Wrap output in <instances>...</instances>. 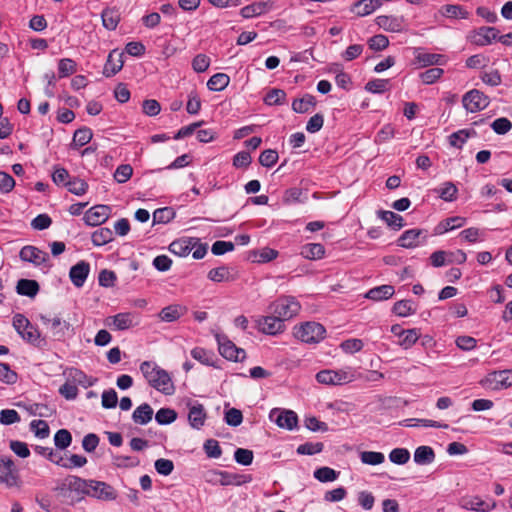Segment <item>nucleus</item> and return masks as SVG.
<instances>
[{"instance_id": "obj_33", "label": "nucleus", "mask_w": 512, "mask_h": 512, "mask_svg": "<svg viewBox=\"0 0 512 512\" xmlns=\"http://www.w3.org/2000/svg\"><path fill=\"white\" fill-rule=\"evenodd\" d=\"M377 214L379 218L385 221L386 224L394 230H399L404 226L403 217L395 212L379 210Z\"/></svg>"}, {"instance_id": "obj_58", "label": "nucleus", "mask_w": 512, "mask_h": 512, "mask_svg": "<svg viewBox=\"0 0 512 512\" xmlns=\"http://www.w3.org/2000/svg\"><path fill=\"white\" fill-rule=\"evenodd\" d=\"M279 155L276 150L267 149L264 150L259 156V163L267 168L272 167L278 161Z\"/></svg>"}, {"instance_id": "obj_60", "label": "nucleus", "mask_w": 512, "mask_h": 512, "mask_svg": "<svg viewBox=\"0 0 512 512\" xmlns=\"http://www.w3.org/2000/svg\"><path fill=\"white\" fill-rule=\"evenodd\" d=\"M492 130L498 135H504L512 129V123L508 118H497L491 123Z\"/></svg>"}, {"instance_id": "obj_12", "label": "nucleus", "mask_w": 512, "mask_h": 512, "mask_svg": "<svg viewBox=\"0 0 512 512\" xmlns=\"http://www.w3.org/2000/svg\"><path fill=\"white\" fill-rule=\"evenodd\" d=\"M110 213L108 205H95L85 212L84 221L88 226H98L109 218Z\"/></svg>"}, {"instance_id": "obj_9", "label": "nucleus", "mask_w": 512, "mask_h": 512, "mask_svg": "<svg viewBox=\"0 0 512 512\" xmlns=\"http://www.w3.org/2000/svg\"><path fill=\"white\" fill-rule=\"evenodd\" d=\"M489 102V98L477 89L467 92L462 99L463 106L471 113L485 109Z\"/></svg>"}, {"instance_id": "obj_19", "label": "nucleus", "mask_w": 512, "mask_h": 512, "mask_svg": "<svg viewBox=\"0 0 512 512\" xmlns=\"http://www.w3.org/2000/svg\"><path fill=\"white\" fill-rule=\"evenodd\" d=\"M423 235L425 240V231L421 229H409L406 230L397 240L399 246L403 248H414L420 245V237Z\"/></svg>"}, {"instance_id": "obj_2", "label": "nucleus", "mask_w": 512, "mask_h": 512, "mask_svg": "<svg viewBox=\"0 0 512 512\" xmlns=\"http://www.w3.org/2000/svg\"><path fill=\"white\" fill-rule=\"evenodd\" d=\"M325 334V327L314 321L305 322L294 328L295 337L308 344L319 343L325 338Z\"/></svg>"}, {"instance_id": "obj_47", "label": "nucleus", "mask_w": 512, "mask_h": 512, "mask_svg": "<svg viewBox=\"0 0 512 512\" xmlns=\"http://www.w3.org/2000/svg\"><path fill=\"white\" fill-rule=\"evenodd\" d=\"M360 459L367 465H379L384 462L385 456L381 452L363 451L360 453Z\"/></svg>"}, {"instance_id": "obj_6", "label": "nucleus", "mask_w": 512, "mask_h": 512, "mask_svg": "<svg viewBox=\"0 0 512 512\" xmlns=\"http://www.w3.org/2000/svg\"><path fill=\"white\" fill-rule=\"evenodd\" d=\"M90 480L82 479L78 476L69 475L57 487V490L63 496H68V492H75L79 496L88 495Z\"/></svg>"}, {"instance_id": "obj_64", "label": "nucleus", "mask_w": 512, "mask_h": 512, "mask_svg": "<svg viewBox=\"0 0 512 512\" xmlns=\"http://www.w3.org/2000/svg\"><path fill=\"white\" fill-rule=\"evenodd\" d=\"M254 458L253 451L244 448H237L234 452V459L238 464L248 466Z\"/></svg>"}, {"instance_id": "obj_14", "label": "nucleus", "mask_w": 512, "mask_h": 512, "mask_svg": "<svg viewBox=\"0 0 512 512\" xmlns=\"http://www.w3.org/2000/svg\"><path fill=\"white\" fill-rule=\"evenodd\" d=\"M18 474L15 468V464L10 458L0 459V483L5 484L8 487L15 486L17 484Z\"/></svg>"}, {"instance_id": "obj_46", "label": "nucleus", "mask_w": 512, "mask_h": 512, "mask_svg": "<svg viewBox=\"0 0 512 512\" xmlns=\"http://www.w3.org/2000/svg\"><path fill=\"white\" fill-rule=\"evenodd\" d=\"M286 93L282 89H271L264 97V102L267 105H281L284 103Z\"/></svg>"}, {"instance_id": "obj_22", "label": "nucleus", "mask_w": 512, "mask_h": 512, "mask_svg": "<svg viewBox=\"0 0 512 512\" xmlns=\"http://www.w3.org/2000/svg\"><path fill=\"white\" fill-rule=\"evenodd\" d=\"M493 389L507 388L512 386V370H501L490 373L487 377Z\"/></svg>"}, {"instance_id": "obj_37", "label": "nucleus", "mask_w": 512, "mask_h": 512, "mask_svg": "<svg viewBox=\"0 0 512 512\" xmlns=\"http://www.w3.org/2000/svg\"><path fill=\"white\" fill-rule=\"evenodd\" d=\"M495 507H496L495 501H491L489 503V502L483 501L479 497L471 498L468 501H466L464 504V508L470 509L473 511H480V512H487V511L494 509Z\"/></svg>"}, {"instance_id": "obj_38", "label": "nucleus", "mask_w": 512, "mask_h": 512, "mask_svg": "<svg viewBox=\"0 0 512 512\" xmlns=\"http://www.w3.org/2000/svg\"><path fill=\"white\" fill-rule=\"evenodd\" d=\"M230 83V78L225 73H216L210 77L207 82V87L211 91H222Z\"/></svg>"}, {"instance_id": "obj_49", "label": "nucleus", "mask_w": 512, "mask_h": 512, "mask_svg": "<svg viewBox=\"0 0 512 512\" xmlns=\"http://www.w3.org/2000/svg\"><path fill=\"white\" fill-rule=\"evenodd\" d=\"M72 435L66 429H60L54 435V444L57 448L63 450L70 446Z\"/></svg>"}, {"instance_id": "obj_61", "label": "nucleus", "mask_w": 512, "mask_h": 512, "mask_svg": "<svg viewBox=\"0 0 512 512\" xmlns=\"http://www.w3.org/2000/svg\"><path fill=\"white\" fill-rule=\"evenodd\" d=\"M420 334L418 332L417 329H409V330H405L400 341H399V344L404 348V349H409L410 347H412L416 341L418 340Z\"/></svg>"}, {"instance_id": "obj_51", "label": "nucleus", "mask_w": 512, "mask_h": 512, "mask_svg": "<svg viewBox=\"0 0 512 512\" xmlns=\"http://www.w3.org/2000/svg\"><path fill=\"white\" fill-rule=\"evenodd\" d=\"M180 310H181L180 306L170 305V306L164 307L160 311L159 317L162 321L173 322L181 316Z\"/></svg>"}, {"instance_id": "obj_44", "label": "nucleus", "mask_w": 512, "mask_h": 512, "mask_svg": "<svg viewBox=\"0 0 512 512\" xmlns=\"http://www.w3.org/2000/svg\"><path fill=\"white\" fill-rule=\"evenodd\" d=\"M177 418L175 410L170 408H161L156 412L155 420L160 425H168L174 422Z\"/></svg>"}, {"instance_id": "obj_21", "label": "nucleus", "mask_w": 512, "mask_h": 512, "mask_svg": "<svg viewBox=\"0 0 512 512\" xmlns=\"http://www.w3.org/2000/svg\"><path fill=\"white\" fill-rule=\"evenodd\" d=\"M123 53L113 50L109 53L107 61L104 66L103 74L106 77L116 75L123 67Z\"/></svg>"}, {"instance_id": "obj_56", "label": "nucleus", "mask_w": 512, "mask_h": 512, "mask_svg": "<svg viewBox=\"0 0 512 512\" xmlns=\"http://www.w3.org/2000/svg\"><path fill=\"white\" fill-rule=\"evenodd\" d=\"M323 443L321 442H306L297 447V453L300 455H315L323 450Z\"/></svg>"}, {"instance_id": "obj_1", "label": "nucleus", "mask_w": 512, "mask_h": 512, "mask_svg": "<svg viewBox=\"0 0 512 512\" xmlns=\"http://www.w3.org/2000/svg\"><path fill=\"white\" fill-rule=\"evenodd\" d=\"M140 372L147 383L164 395L175 393V385L169 372L153 361H144L140 364Z\"/></svg>"}, {"instance_id": "obj_30", "label": "nucleus", "mask_w": 512, "mask_h": 512, "mask_svg": "<svg viewBox=\"0 0 512 512\" xmlns=\"http://www.w3.org/2000/svg\"><path fill=\"white\" fill-rule=\"evenodd\" d=\"M206 413L201 404L194 405L189 409L188 420L190 425L195 429H200L205 422Z\"/></svg>"}, {"instance_id": "obj_36", "label": "nucleus", "mask_w": 512, "mask_h": 512, "mask_svg": "<svg viewBox=\"0 0 512 512\" xmlns=\"http://www.w3.org/2000/svg\"><path fill=\"white\" fill-rule=\"evenodd\" d=\"M316 105V99L313 95L306 94L302 98L295 99L292 103V109L296 113H306Z\"/></svg>"}, {"instance_id": "obj_28", "label": "nucleus", "mask_w": 512, "mask_h": 512, "mask_svg": "<svg viewBox=\"0 0 512 512\" xmlns=\"http://www.w3.org/2000/svg\"><path fill=\"white\" fill-rule=\"evenodd\" d=\"M153 417V409L148 403H143L138 406L133 414L132 419L136 424L146 425L148 424Z\"/></svg>"}, {"instance_id": "obj_55", "label": "nucleus", "mask_w": 512, "mask_h": 512, "mask_svg": "<svg viewBox=\"0 0 512 512\" xmlns=\"http://www.w3.org/2000/svg\"><path fill=\"white\" fill-rule=\"evenodd\" d=\"M457 187L452 182H445L438 190L439 197L447 202H452L456 199Z\"/></svg>"}, {"instance_id": "obj_39", "label": "nucleus", "mask_w": 512, "mask_h": 512, "mask_svg": "<svg viewBox=\"0 0 512 512\" xmlns=\"http://www.w3.org/2000/svg\"><path fill=\"white\" fill-rule=\"evenodd\" d=\"M466 219L460 216L450 217L443 220L437 227V233L442 234L464 226Z\"/></svg>"}, {"instance_id": "obj_50", "label": "nucleus", "mask_w": 512, "mask_h": 512, "mask_svg": "<svg viewBox=\"0 0 512 512\" xmlns=\"http://www.w3.org/2000/svg\"><path fill=\"white\" fill-rule=\"evenodd\" d=\"M389 459L397 465H404L410 459V452L406 448H395L389 453Z\"/></svg>"}, {"instance_id": "obj_20", "label": "nucleus", "mask_w": 512, "mask_h": 512, "mask_svg": "<svg viewBox=\"0 0 512 512\" xmlns=\"http://www.w3.org/2000/svg\"><path fill=\"white\" fill-rule=\"evenodd\" d=\"M498 34L499 31L495 27L483 26L475 31L473 42L479 46H486L498 40Z\"/></svg>"}, {"instance_id": "obj_32", "label": "nucleus", "mask_w": 512, "mask_h": 512, "mask_svg": "<svg viewBox=\"0 0 512 512\" xmlns=\"http://www.w3.org/2000/svg\"><path fill=\"white\" fill-rule=\"evenodd\" d=\"M440 14L447 18L466 19L469 12L461 5L447 4L440 8Z\"/></svg>"}, {"instance_id": "obj_18", "label": "nucleus", "mask_w": 512, "mask_h": 512, "mask_svg": "<svg viewBox=\"0 0 512 512\" xmlns=\"http://www.w3.org/2000/svg\"><path fill=\"white\" fill-rule=\"evenodd\" d=\"M90 265L86 261H80L70 268L71 282L78 288L82 287L89 275Z\"/></svg>"}, {"instance_id": "obj_41", "label": "nucleus", "mask_w": 512, "mask_h": 512, "mask_svg": "<svg viewBox=\"0 0 512 512\" xmlns=\"http://www.w3.org/2000/svg\"><path fill=\"white\" fill-rule=\"evenodd\" d=\"M267 10V3L265 2H257L251 5H247L240 10V14L243 18H251L254 16H259L265 13Z\"/></svg>"}, {"instance_id": "obj_59", "label": "nucleus", "mask_w": 512, "mask_h": 512, "mask_svg": "<svg viewBox=\"0 0 512 512\" xmlns=\"http://www.w3.org/2000/svg\"><path fill=\"white\" fill-rule=\"evenodd\" d=\"M444 73L439 67L430 68L420 74V78L424 84L430 85L436 82Z\"/></svg>"}, {"instance_id": "obj_13", "label": "nucleus", "mask_w": 512, "mask_h": 512, "mask_svg": "<svg viewBox=\"0 0 512 512\" xmlns=\"http://www.w3.org/2000/svg\"><path fill=\"white\" fill-rule=\"evenodd\" d=\"M19 257L22 261L32 263L35 266L45 264L49 259L47 252L32 245L24 246L19 252Z\"/></svg>"}, {"instance_id": "obj_54", "label": "nucleus", "mask_w": 512, "mask_h": 512, "mask_svg": "<svg viewBox=\"0 0 512 512\" xmlns=\"http://www.w3.org/2000/svg\"><path fill=\"white\" fill-rule=\"evenodd\" d=\"M30 429L40 439L47 438L50 433L49 426L44 420H33L30 423Z\"/></svg>"}, {"instance_id": "obj_57", "label": "nucleus", "mask_w": 512, "mask_h": 512, "mask_svg": "<svg viewBox=\"0 0 512 512\" xmlns=\"http://www.w3.org/2000/svg\"><path fill=\"white\" fill-rule=\"evenodd\" d=\"M66 188L68 189L69 192H71L77 196H81L87 192L88 184L82 179L73 178V179L69 180V183H67Z\"/></svg>"}, {"instance_id": "obj_23", "label": "nucleus", "mask_w": 512, "mask_h": 512, "mask_svg": "<svg viewBox=\"0 0 512 512\" xmlns=\"http://www.w3.org/2000/svg\"><path fill=\"white\" fill-rule=\"evenodd\" d=\"M197 243V238H181L173 241L169 245V251L177 256H187L192 250L194 245Z\"/></svg>"}, {"instance_id": "obj_15", "label": "nucleus", "mask_w": 512, "mask_h": 512, "mask_svg": "<svg viewBox=\"0 0 512 512\" xmlns=\"http://www.w3.org/2000/svg\"><path fill=\"white\" fill-rule=\"evenodd\" d=\"M259 331L265 334L275 335L285 329L284 322L277 315L265 316L257 321Z\"/></svg>"}, {"instance_id": "obj_48", "label": "nucleus", "mask_w": 512, "mask_h": 512, "mask_svg": "<svg viewBox=\"0 0 512 512\" xmlns=\"http://www.w3.org/2000/svg\"><path fill=\"white\" fill-rule=\"evenodd\" d=\"M92 131L87 127L79 128L73 135V144L78 147H82L90 142L92 139Z\"/></svg>"}, {"instance_id": "obj_63", "label": "nucleus", "mask_w": 512, "mask_h": 512, "mask_svg": "<svg viewBox=\"0 0 512 512\" xmlns=\"http://www.w3.org/2000/svg\"><path fill=\"white\" fill-rule=\"evenodd\" d=\"M389 80L387 79H374L369 81L365 89L374 94H380L388 90Z\"/></svg>"}, {"instance_id": "obj_3", "label": "nucleus", "mask_w": 512, "mask_h": 512, "mask_svg": "<svg viewBox=\"0 0 512 512\" xmlns=\"http://www.w3.org/2000/svg\"><path fill=\"white\" fill-rule=\"evenodd\" d=\"M13 327L25 341L37 347H40L44 342L39 330L22 314H16L13 317Z\"/></svg>"}, {"instance_id": "obj_40", "label": "nucleus", "mask_w": 512, "mask_h": 512, "mask_svg": "<svg viewBox=\"0 0 512 512\" xmlns=\"http://www.w3.org/2000/svg\"><path fill=\"white\" fill-rule=\"evenodd\" d=\"M472 135H476V132L474 130H469V129L459 130L457 132L452 133L449 136V143L453 147L461 148L464 145V143L467 141V139Z\"/></svg>"}, {"instance_id": "obj_5", "label": "nucleus", "mask_w": 512, "mask_h": 512, "mask_svg": "<svg viewBox=\"0 0 512 512\" xmlns=\"http://www.w3.org/2000/svg\"><path fill=\"white\" fill-rule=\"evenodd\" d=\"M218 349L220 354L230 361H243L246 358V352L242 348H238L228 337L224 334H216Z\"/></svg>"}, {"instance_id": "obj_34", "label": "nucleus", "mask_w": 512, "mask_h": 512, "mask_svg": "<svg viewBox=\"0 0 512 512\" xmlns=\"http://www.w3.org/2000/svg\"><path fill=\"white\" fill-rule=\"evenodd\" d=\"M445 57L441 54L418 52L415 56L416 61L422 67L431 66L434 64L442 65L445 62Z\"/></svg>"}, {"instance_id": "obj_17", "label": "nucleus", "mask_w": 512, "mask_h": 512, "mask_svg": "<svg viewBox=\"0 0 512 512\" xmlns=\"http://www.w3.org/2000/svg\"><path fill=\"white\" fill-rule=\"evenodd\" d=\"M215 482L222 486L229 485H242L251 481V477L242 474L230 473L227 471H215L214 473Z\"/></svg>"}, {"instance_id": "obj_31", "label": "nucleus", "mask_w": 512, "mask_h": 512, "mask_svg": "<svg viewBox=\"0 0 512 512\" xmlns=\"http://www.w3.org/2000/svg\"><path fill=\"white\" fill-rule=\"evenodd\" d=\"M435 459L434 450L430 446H419L414 452V461L418 465L431 464Z\"/></svg>"}, {"instance_id": "obj_10", "label": "nucleus", "mask_w": 512, "mask_h": 512, "mask_svg": "<svg viewBox=\"0 0 512 512\" xmlns=\"http://www.w3.org/2000/svg\"><path fill=\"white\" fill-rule=\"evenodd\" d=\"M88 496L103 501H112L117 498V492L111 485L107 484L106 482L90 480Z\"/></svg>"}, {"instance_id": "obj_52", "label": "nucleus", "mask_w": 512, "mask_h": 512, "mask_svg": "<svg viewBox=\"0 0 512 512\" xmlns=\"http://www.w3.org/2000/svg\"><path fill=\"white\" fill-rule=\"evenodd\" d=\"M76 71V62L70 58H63L58 63V74L60 78L68 77Z\"/></svg>"}, {"instance_id": "obj_53", "label": "nucleus", "mask_w": 512, "mask_h": 512, "mask_svg": "<svg viewBox=\"0 0 512 512\" xmlns=\"http://www.w3.org/2000/svg\"><path fill=\"white\" fill-rule=\"evenodd\" d=\"M102 22L108 30H114L119 22V15L112 9H105L102 12Z\"/></svg>"}, {"instance_id": "obj_29", "label": "nucleus", "mask_w": 512, "mask_h": 512, "mask_svg": "<svg viewBox=\"0 0 512 512\" xmlns=\"http://www.w3.org/2000/svg\"><path fill=\"white\" fill-rule=\"evenodd\" d=\"M16 291L19 295L34 298L39 291V284L35 280L20 279L17 282Z\"/></svg>"}, {"instance_id": "obj_27", "label": "nucleus", "mask_w": 512, "mask_h": 512, "mask_svg": "<svg viewBox=\"0 0 512 512\" xmlns=\"http://www.w3.org/2000/svg\"><path fill=\"white\" fill-rule=\"evenodd\" d=\"M300 254L309 260H319L325 255V248L320 243H308L301 247Z\"/></svg>"}, {"instance_id": "obj_42", "label": "nucleus", "mask_w": 512, "mask_h": 512, "mask_svg": "<svg viewBox=\"0 0 512 512\" xmlns=\"http://www.w3.org/2000/svg\"><path fill=\"white\" fill-rule=\"evenodd\" d=\"M208 279L213 282H223L230 281L233 278L230 275L229 268L226 266H220L214 269H211L207 275Z\"/></svg>"}, {"instance_id": "obj_24", "label": "nucleus", "mask_w": 512, "mask_h": 512, "mask_svg": "<svg viewBox=\"0 0 512 512\" xmlns=\"http://www.w3.org/2000/svg\"><path fill=\"white\" fill-rule=\"evenodd\" d=\"M381 6L380 0H358L351 6V12L359 17L371 14Z\"/></svg>"}, {"instance_id": "obj_16", "label": "nucleus", "mask_w": 512, "mask_h": 512, "mask_svg": "<svg viewBox=\"0 0 512 512\" xmlns=\"http://www.w3.org/2000/svg\"><path fill=\"white\" fill-rule=\"evenodd\" d=\"M107 325L113 330H127L135 325V315L130 312L118 313L114 316L107 318Z\"/></svg>"}, {"instance_id": "obj_11", "label": "nucleus", "mask_w": 512, "mask_h": 512, "mask_svg": "<svg viewBox=\"0 0 512 512\" xmlns=\"http://www.w3.org/2000/svg\"><path fill=\"white\" fill-rule=\"evenodd\" d=\"M41 321L50 329L52 336L56 340H63L70 330V323L58 316L52 318L41 316Z\"/></svg>"}, {"instance_id": "obj_35", "label": "nucleus", "mask_w": 512, "mask_h": 512, "mask_svg": "<svg viewBox=\"0 0 512 512\" xmlns=\"http://www.w3.org/2000/svg\"><path fill=\"white\" fill-rule=\"evenodd\" d=\"M114 239L113 231L107 227H101L92 233L91 240L95 246H103Z\"/></svg>"}, {"instance_id": "obj_8", "label": "nucleus", "mask_w": 512, "mask_h": 512, "mask_svg": "<svg viewBox=\"0 0 512 512\" xmlns=\"http://www.w3.org/2000/svg\"><path fill=\"white\" fill-rule=\"evenodd\" d=\"M270 420L274 421L278 427L293 430L298 425V416L292 410L274 408L269 414Z\"/></svg>"}, {"instance_id": "obj_4", "label": "nucleus", "mask_w": 512, "mask_h": 512, "mask_svg": "<svg viewBox=\"0 0 512 512\" xmlns=\"http://www.w3.org/2000/svg\"><path fill=\"white\" fill-rule=\"evenodd\" d=\"M270 309L284 322L299 313L301 304L293 296H282L271 304Z\"/></svg>"}, {"instance_id": "obj_45", "label": "nucleus", "mask_w": 512, "mask_h": 512, "mask_svg": "<svg viewBox=\"0 0 512 512\" xmlns=\"http://www.w3.org/2000/svg\"><path fill=\"white\" fill-rule=\"evenodd\" d=\"M392 311L400 317H407L411 314L415 313V308L412 305V302L409 300H400L396 302L393 306Z\"/></svg>"}, {"instance_id": "obj_26", "label": "nucleus", "mask_w": 512, "mask_h": 512, "mask_svg": "<svg viewBox=\"0 0 512 512\" xmlns=\"http://www.w3.org/2000/svg\"><path fill=\"white\" fill-rule=\"evenodd\" d=\"M394 293L395 290L392 285H381L371 288L365 297L373 301H382L391 298Z\"/></svg>"}, {"instance_id": "obj_7", "label": "nucleus", "mask_w": 512, "mask_h": 512, "mask_svg": "<svg viewBox=\"0 0 512 512\" xmlns=\"http://www.w3.org/2000/svg\"><path fill=\"white\" fill-rule=\"evenodd\" d=\"M316 380L325 385H342L353 380V374L346 370H321L316 374Z\"/></svg>"}, {"instance_id": "obj_62", "label": "nucleus", "mask_w": 512, "mask_h": 512, "mask_svg": "<svg viewBox=\"0 0 512 512\" xmlns=\"http://www.w3.org/2000/svg\"><path fill=\"white\" fill-rule=\"evenodd\" d=\"M113 463L118 468H132L140 464L137 457L117 455L113 457Z\"/></svg>"}, {"instance_id": "obj_43", "label": "nucleus", "mask_w": 512, "mask_h": 512, "mask_svg": "<svg viewBox=\"0 0 512 512\" xmlns=\"http://www.w3.org/2000/svg\"><path fill=\"white\" fill-rule=\"evenodd\" d=\"M339 476V472L330 467H321L314 471V477L323 483L335 481Z\"/></svg>"}, {"instance_id": "obj_25", "label": "nucleus", "mask_w": 512, "mask_h": 512, "mask_svg": "<svg viewBox=\"0 0 512 512\" xmlns=\"http://www.w3.org/2000/svg\"><path fill=\"white\" fill-rule=\"evenodd\" d=\"M377 25L389 32H400L403 30V19L394 16L381 15L376 18Z\"/></svg>"}]
</instances>
